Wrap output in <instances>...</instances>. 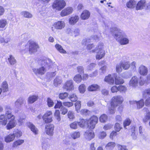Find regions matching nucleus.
Segmentation results:
<instances>
[{
    "label": "nucleus",
    "mask_w": 150,
    "mask_h": 150,
    "mask_svg": "<svg viewBox=\"0 0 150 150\" xmlns=\"http://www.w3.org/2000/svg\"><path fill=\"white\" fill-rule=\"evenodd\" d=\"M39 63L42 66L41 67L38 69L33 68L32 69L33 72L36 75L44 74L47 71L52 67V66L55 68V69L57 67V65L55 63V62H53L49 58H45L42 59L40 61Z\"/></svg>",
    "instance_id": "nucleus-1"
},
{
    "label": "nucleus",
    "mask_w": 150,
    "mask_h": 150,
    "mask_svg": "<svg viewBox=\"0 0 150 150\" xmlns=\"http://www.w3.org/2000/svg\"><path fill=\"white\" fill-rule=\"evenodd\" d=\"M112 35L121 45L129 43V40L125 33L117 27L113 28L111 30Z\"/></svg>",
    "instance_id": "nucleus-2"
},
{
    "label": "nucleus",
    "mask_w": 150,
    "mask_h": 150,
    "mask_svg": "<svg viewBox=\"0 0 150 150\" xmlns=\"http://www.w3.org/2000/svg\"><path fill=\"white\" fill-rule=\"evenodd\" d=\"M26 48L25 50H28V49L30 54H31L37 51L38 46L37 43L33 41L29 40L25 46Z\"/></svg>",
    "instance_id": "nucleus-3"
},
{
    "label": "nucleus",
    "mask_w": 150,
    "mask_h": 150,
    "mask_svg": "<svg viewBox=\"0 0 150 150\" xmlns=\"http://www.w3.org/2000/svg\"><path fill=\"white\" fill-rule=\"evenodd\" d=\"M66 5V3L64 0H56L54 1L52 5L53 9L60 11Z\"/></svg>",
    "instance_id": "nucleus-4"
},
{
    "label": "nucleus",
    "mask_w": 150,
    "mask_h": 150,
    "mask_svg": "<svg viewBox=\"0 0 150 150\" xmlns=\"http://www.w3.org/2000/svg\"><path fill=\"white\" fill-rule=\"evenodd\" d=\"M145 8L146 9H150V3L146 4L145 0H141L137 4L136 9L137 10H142Z\"/></svg>",
    "instance_id": "nucleus-5"
},
{
    "label": "nucleus",
    "mask_w": 150,
    "mask_h": 150,
    "mask_svg": "<svg viewBox=\"0 0 150 150\" xmlns=\"http://www.w3.org/2000/svg\"><path fill=\"white\" fill-rule=\"evenodd\" d=\"M123 101V97L120 96H117L113 97L111 102L112 106H117L121 104Z\"/></svg>",
    "instance_id": "nucleus-6"
},
{
    "label": "nucleus",
    "mask_w": 150,
    "mask_h": 150,
    "mask_svg": "<svg viewBox=\"0 0 150 150\" xmlns=\"http://www.w3.org/2000/svg\"><path fill=\"white\" fill-rule=\"evenodd\" d=\"M98 120L97 116H93L87 122L88 127L91 129H94L97 123Z\"/></svg>",
    "instance_id": "nucleus-7"
},
{
    "label": "nucleus",
    "mask_w": 150,
    "mask_h": 150,
    "mask_svg": "<svg viewBox=\"0 0 150 150\" xmlns=\"http://www.w3.org/2000/svg\"><path fill=\"white\" fill-rule=\"evenodd\" d=\"M65 26V24L64 22L63 21H59L55 22L52 27V31L54 30V29H56L57 30H62Z\"/></svg>",
    "instance_id": "nucleus-8"
},
{
    "label": "nucleus",
    "mask_w": 150,
    "mask_h": 150,
    "mask_svg": "<svg viewBox=\"0 0 150 150\" xmlns=\"http://www.w3.org/2000/svg\"><path fill=\"white\" fill-rule=\"evenodd\" d=\"M101 37V33L99 32H98L91 35L90 38H87L86 40H84V41H86L85 44H86L87 43H90L91 42H93L94 40L96 41L99 40Z\"/></svg>",
    "instance_id": "nucleus-9"
},
{
    "label": "nucleus",
    "mask_w": 150,
    "mask_h": 150,
    "mask_svg": "<svg viewBox=\"0 0 150 150\" xmlns=\"http://www.w3.org/2000/svg\"><path fill=\"white\" fill-rule=\"evenodd\" d=\"M52 112L51 111H47L42 116V118L46 123L51 122L52 121Z\"/></svg>",
    "instance_id": "nucleus-10"
},
{
    "label": "nucleus",
    "mask_w": 150,
    "mask_h": 150,
    "mask_svg": "<svg viewBox=\"0 0 150 150\" xmlns=\"http://www.w3.org/2000/svg\"><path fill=\"white\" fill-rule=\"evenodd\" d=\"M5 116L8 120H10L14 118L15 119V116L12 114L11 111V108L9 106H6L5 107Z\"/></svg>",
    "instance_id": "nucleus-11"
},
{
    "label": "nucleus",
    "mask_w": 150,
    "mask_h": 150,
    "mask_svg": "<svg viewBox=\"0 0 150 150\" xmlns=\"http://www.w3.org/2000/svg\"><path fill=\"white\" fill-rule=\"evenodd\" d=\"M63 88L67 91H70L74 89V86L72 80L67 81L64 84Z\"/></svg>",
    "instance_id": "nucleus-12"
},
{
    "label": "nucleus",
    "mask_w": 150,
    "mask_h": 150,
    "mask_svg": "<svg viewBox=\"0 0 150 150\" xmlns=\"http://www.w3.org/2000/svg\"><path fill=\"white\" fill-rule=\"evenodd\" d=\"M54 126L52 124H48L45 126V132L48 135L52 136L54 134Z\"/></svg>",
    "instance_id": "nucleus-13"
},
{
    "label": "nucleus",
    "mask_w": 150,
    "mask_h": 150,
    "mask_svg": "<svg viewBox=\"0 0 150 150\" xmlns=\"http://www.w3.org/2000/svg\"><path fill=\"white\" fill-rule=\"evenodd\" d=\"M115 77V74H113L112 75L109 74L105 77L104 80L105 82L108 83L113 85L114 83V78Z\"/></svg>",
    "instance_id": "nucleus-14"
},
{
    "label": "nucleus",
    "mask_w": 150,
    "mask_h": 150,
    "mask_svg": "<svg viewBox=\"0 0 150 150\" xmlns=\"http://www.w3.org/2000/svg\"><path fill=\"white\" fill-rule=\"evenodd\" d=\"M85 137L88 140H90L94 138L95 135L93 132L91 130H87L84 134Z\"/></svg>",
    "instance_id": "nucleus-15"
},
{
    "label": "nucleus",
    "mask_w": 150,
    "mask_h": 150,
    "mask_svg": "<svg viewBox=\"0 0 150 150\" xmlns=\"http://www.w3.org/2000/svg\"><path fill=\"white\" fill-rule=\"evenodd\" d=\"M17 123L16 120L14 118L10 120L7 124L6 127L7 129H10L14 127L16 125Z\"/></svg>",
    "instance_id": "nucleus-16"
},
{
    "label": "nucleus",
    "mask_w": 150,
    "mask_h": 150,
    "mask_svg": "<svg viewBox=\"0 0 150 150\" xmlns=\"http://www.w3.org/2000/svg\"><path fill=\"white\" fill-rule=\"evenodd\" d=\"M71 7H69L63 10L61 12L60 15L62 16H64L71 13L73 11Z\"/></svg>",
    "instance_id": "nucleus-17"
},
{
    "label": "nucleus",
    "mask_w": 150,
    "mask_h": 150,
    "mask_svg": "<svg viewBox=\"0 0 150 150\" xmlns=\"http://www.w3.org/2000/svg\"><path fill=\"white\" fill-rule=\"evenodd\" d=\"M42 147L44 150H48L50 147L49 144L48 143L47 139L45 138H42Z\"/></svg>",
    "instance_id": "nucleus-18"
},
{
    "label": "nucleus",
    "mask_w": 150,
    "mask_h": 150,
    "mask_svg": "<svg viewBox=\"0 0 150 150\" xmlns=\"http://www.w3.org/2000/svg\"><path fill=\"white\" fill-rule=\"evenodd\" d=\"M24 99L22 98H18L15 103V106L16 108L20 109L23 104Z\"/></svg>",
    "instance_id": "nucleus-19"
},
{
    "label": "nucleus",
    "mask_w": 150,
    "mask_h": 150,
    "mask_svg": "<svg viewBox=\"0 0 150 150\" xmlns=\"http://www.w3.org/2000/svg\"><path fill=\"white\" fill-rule=\"evenodd\" d=\"M138 80L136 76H133L129 82L130 86L133 87H136L138 85Z\"/></svg>",
    "instance_id": "nucleus-20"
},
{
    "label": "nucleus",
    "mask_w": 150,
    "mask_h": 150,
    "mask_svg": "<svg viewBox=\"0 0 150 150\" xmlns=\"http://www.w3.org/2000/svg\"><path fill=\"white\" fill-rule=\"evenodd\" d=\"M90 16V12L88 10H84L82 12L81 16V18L83 20L88 19Z\"/></svg>",
    "instance_id": "nucleus-21"
},
{
    "label": "nucleus",
    "mask_w": 150,
    "mask_h": 150,
    "mask_svg": "<svg viewBox=\"0 0 150 150\" xmlns=\"http://www.w3.org/2000/svg\"><path fill=\"white\" fill-rule=\"evenodd\" d=\"M79 17L77 15H75L71 17L69 19V23L71 25H74L78 21Z\"/></svg>",
    "instance_id": "nucleus-22"
},
{
    "label": "nucleus",
    "mask_w": 150,
    "mask_h": 150,
    "mask_svg": "<svg viewBox=\"0 0 150 150\" xmlns=\"http://www.w3.org/2000/svg\"><path fill=\"white\" fill-rule=\"evenodd\" d=\"M139 72L141 75L145 76L147 74L148 69L144 66L141 65L139 68Z\"/></svg>",
    "instance_id": "nucleus-23"
},
{
    "label": "nucleus",
    "mask_w": 150,
    "mask_h": 150,
    "mask_svg": "<svg viewBox=\"0 0 150 150\" xmlns=\"http://www.w3.org/2000/svg\"><path fill=\"white\" fill-rule=\"evenodd\" d=\"M27 125L35 134H38V129L32 123L30 122H28L27 123Z\"/></svg>",
    "instance_id": "nucleus-24"
},
{
    "label": "nucleus",
    "mask_w": 150,
    "mask_h": 150,
    "mask_svg": "<svg viewBox=\"0 0 150 150\" xmlns=\"http://www.w3.org/2000/svg\"><path fill=\"white\" fill-rule=\"evenodd\" d=\"M8 21L5 18L0 19V28L4 29L8 25Z\"/></svg>",
    "instance_id": "nucleus-25"
},
{
    "label": "nucleus",
    "mask_w": 150,
    "mask_h": 150,
    "mask_svg": "<svg viewBox=\"0 0 150 150\" xmlns=\"http://www.w3.org/2000/svg\"><path fill=\"white\" fill-rule=\"evenodd\" d=\"M7 120L4 115H1L0 116V123L2 125H6L8 122Z\"/></svg>",
    "instance_id": "nucleus-26"
},
{
    "label": "nucleus",
    "mask_w": 150,
    "mask_h": 150,
    "mask_svg": "<svg viewBox=\"0 0 150 150\" xmlns=\"http://www.w3.org/2000/svg\"><path fill=\"white\" fill-rule=\"evenodd\" d=\"M105 55V52L103 50L99 51L97 53L96 58L97 59H100L103 58Z\"/></svg>",
    "instance_id": "nucleus-27"
},
{
    "label": "nucleus",
    "mask_w": 150,
    "mask_h": 150,
    "mask_svg": "<svg viewBox=\"0 0 150 150\" xmlns=\"http://www.w3.org/2000/svg\"><path fill=\"white\" fill-rule=\"evenodd\" d=\"M136 3L134 0H130L127 3V7L130 8H134L136 6Z\"/></svg>",
    "instance_id": "nucleus-28"
},
{
    "label": "nucleus",
    "mask_w": 150,
    "mask_h": 150,
    "mask_svg": "<svg viewBox=\"0 0 150 150\" xmlns=\"http://www.w3.org/2000/svg\"><path fill=\"white\" fill-rule=\"evenodd\" d=\"M1 88L4 92H6L8 91V84L6 81H3L1 85Z\"/></svg>",
    "instance_id": "nucleus-29"
},
{
    "label": "nucleus",
    "mask_w": 150,
    "mask_h": 150,
    "mask_svg": "<svg viewBox=\"0 0 150 150\" xmlns=\"http://www.w3.org/2000/svg\"><path fill=\"white\" fill-rule=\"evenodd\" d=\"M15 138L14 134H10L6 137L5 140L6 142H9L13 140Z\"/></svg>",
    "instance_id": "nucleus-30"
},
{
    "label": "nucleus",
    "mask_w": 150,
    "mask_h": 150,
    "mask_svg": "<svg viewBox=\"0 0 150 150\" xmlns=\"http://www.w3.org/2000/svg\"><path fill=\"white\" fill-rule=\"evenodd\" d=\"M68 30H69L68 33L69 34L71 35H74L75 37L79 35V30L77 29H75L74 30L69 29Z\"/></svg>",
    "instance_id": "nucleus-31"
},
{
    "label": "nucleus",
    "mask_w": 150,
    "mask_h": 150,
    "mask_svg": "<svg viewBox=\"0 0 150 150\" xmlns=\"http://www.w3.org/2000/svg\"><path fill=\"white\" fill-rule=\"evenodd\" d=\"M21 14L24 17L27 18H30L33 17V15L30 13L25 11L21 12Z\"/></svg>",
    "instance_id": "nucleus-32"
},
{
    "label": "nucleus",
    "mask_w": 150,
    "mask_h": 150,
    "mask_svg": "<svg viewBox=\"0 0 150 150\" xmlns=\"http://www.w3.org/2000/svg\"><path fill=\"white\" fill-rule=\"evenodd\" d=\"M62 81L60 77H56L54 81V84L56 87L60 85L62 83Z\"/></svg>",
    "instance_id": "nucleus-33"
},
{
    "label": "nucleus",
    "mask_w": 150,
    "mask_h": 150,
    "mask_svg": "<svg viewBox=\"0 0 150 150\" xmlns=\"http://www.w3.org/2000/svg\"><path fill=\"white\" fill-rule=\"evenodd\" d=\"M99 88V86L97 84H93L89 86L88 89L90 91H96Z\"/></svg>",
    "instance_id": "nucleus-34"
},
{
    "label": "nucleus",
    "mask_w": 150,
    "mask_h": 150,
    "mask_svg": "<svg viewBox=\"0 0 150 150\" xmlns=\"http://www.w3.org/2000/svg\"><path fill=\"white\" fill-rule=\"evenodd\" d=\"M133 103L137 104V107L138 109H140L142 108L144 105V102L143 100L142 99L137 102L136 101H133Z\"/></svg>",
    "instance_id": "nucleus-35"
},
{
    "label": "nucleus",
    "mask_w": 150,
    "mask_h": 150,
    "mask_svg": "<svg viewBox=\"0 0 150 150\" xmlns=\"http://www.w3.org/2000/svg\"><path fill=\"white\" fill-rule=\"evenodd\" d=\"M115 146V144L114 142H109L105 146L106 149L110 150L112 149Z\"/></svg>",
    "instance_id": "nucleus-36"
},
{
    "label": "nucleus",
    "mask_w": 150,
    "mask_h": 150,
    "mask_svg": "<svg viewBox=\"0 0 150 150\" xmlns=\"http://www.w3.org/2000/svg\"><path fill=\"white\" fill-rule=\"evenodd\" d=\"M115 79L114 82H115V84L116 85L122 84L124 83V81L123 79L120 77H116L115 76Z\"/></svg>",
    "instance_id": "nucleus-37"
},
{
    "label": "nucleus",
    "mask_w": 150,
    "mask_h": 150,
    "mask_svg": "<svg viewBox=\"0 0 150 150\" xmlns=\"http://www.w3.org/2000/svg\"><path fill=\"white\" fill-rule=\"evenodd\" d=\"M70 136L72 139H75L80 137V133L79 132H75L71 133Z\"/></svg>",
    "instance_id": "nucleus-38"
},
{
    "label": "nucleus",
    "mask_w": 150,
    "mask_h": 150,
    "mask_svg": "<svg viewBox=\"0 0 150 150\" xmlns=\"http://www.w3.org/2000/svg\"><path fill=\"white\" fill-rule=\"evenodd\" d=\"M38 98V96L36 95H32L30 96L28 100V102L29 103H32L36 101Z\"/></svg>",
    "instance_id": "nucleus-39"
},
{
    "label": "nucleus",
    "mask_w": 150,
    "mask_h": 150,
    "mask_svg": "<svg viewBox=\"0 0 150 150\" xmlns=\"http://www.w3.org/2000/svg\"><path fill=\"white\" fill-rule=\"evenodd\" d=\"M82 79L81 76L79 74L76 75L74 78V81L78 83L81 82Z\"/></svg>",
    "instance_id": "nucleus-40"
},
{
    "label": "nucleus",
    "mask_w": 150,
    "mask_h": 150,
    "mask_svg": "<svg viewBox=\"0 0 150 150\" xmlns=\"http://www.w3.org/2000/svg\"><path fill=\"white\" fill-rule=\"evenodd\" d=\"M57 67L55 69V68H54L53 66H52V67H51V68H53L54 69V70L55 71H54L53 72H50V73H48L47 74V78H49L50 79H51V78H52L53 77L55 76L56 74V69L57 68Z\"/></svg>",
    "instance_id": "nucleus-41"
},
{
    "label": "nucleus",
    "mask_w": 150,
    "mask_h": 150,
    "mask_svg": "<svg viewBox=\"0 0 150 150\" xmlns=\"http://www.w3.org/2000/svg\"><path fill=\"white\" fill-rule=\"evenodd\" d=\"M108 120L107 116L104 114H103L101 115L99 117L100 121L101 122L104 123L106 122Z\"/></svg>",
    "instance_id": "nucleus-42"
},
{
    "label": "nucleus",
    "mask_w": 150,
    "mask_h": 150,
    "mask_svg": "<svg viewBox=\"0 0 150 150\" xmlns=\"http://www.w3.org/2000/svg\"><path fill=\"white\" fill-rule=\"evenodd\" d=\"M24 142V140L22 139L17 140L13 143L12 146L13 147H17L18 146L23 144Z\"/></svg>",
    "instance_id": "nucleus-43"
},
{
    "label": "nucleus",
    "mask_w": 150,
    "mask_h": 150,
    "mask_svg": "<svg viewBox=\"0 0 150 150\" xmlns=\"http://www.w3.org/2000/svg\"><path fill=\"white\" fill-rule=\"evenodd\" d=\"M54 116L57 121L59 122L61 120L60 113L59 110H56L54 114Z\"/></svg>",
    "instance_id": "nucleus-44"
},
{
    "label": "nucleus",
    "mask_w": 150,
    "mask_h": 150,
    "mask_svg": "<svg viewBox=\"0 0 150 150\" xmlns=\"http://www.w3.org/2000/svg\"><path fill=\"white\" fill-rule=\"evenodd\" d=\"M55 47L60 53H66V51L64 50L62 47L60 45L57 44L55 46Z\"/></svg>",
    "instance_id": "nucleus-45"
},
{
    "label": "nucleus",
    "mask_w": 150,
    "mask_h": 150,
    "mask_svg": "<svg viewBox=\"0 0 150 150\" xmlns=\"http://www.w3.org/2000/svg\"><path fill=\"white\" fill-rule=\"evenodd\" d=\"M143 96L146 98L150 95V88H148L144 90L142 93Z\"/></svg>",
    "instance_id": "nucleus-46"
},
{
    "label": "nucleus",
    "mask_w": 150,
    "mask_h": 150,
    "mask_svg": "<svg viewBox=\"0 0 150 150\" xmlns=\"http://www.w3.org/2000/svg\"><path fill=\"white\" fill-rule=\"evenodd\" d=\"M13 134H14L15 137H19L22 135V133L21 131L16 129L13 131Z\"/></svg>",
    "instance_id": "nucleus-47"
},
{
    "label": "nucleus",
    "mask_w": 150,
    "mask_h": 150,
    "mask_svg": "<svg viewBox=\"0 0 150 150\" xmlns=\"http://www.w3.org/2000/svg\"><path fill=\"white\" fill-rule=\"evenodd\" d=\"M103 43H99L98 46L97 47H96V49H94L92 51V52H95L96 50H98L99 51H101L102 50H103Z\"/></svg>",
    "instance_id": "nucleus-48"
},
{
    "label": "nucleus",
    "mask_w": 150,
    "mask_h": 150,
    "mask_svg": "<svg viewBox=\"0 0 150 150\" xmlns=\"http://www.w3.org/2000/svg\"><path fill=\"white\" fill-rule=\"evenodd\" d=\"M8 60L11 65H13L16 62V61L14 57L11 55H10L9 57L8 58Z\"/></svg>",
    "instance_id": "nucleus-49"
},
{
    "label": "nucleus",
    "mask_w": 150,
    "mask_h": 150,
    "mask_svg": "<svg viewBox=\"0 0 150 150\" xmlns=\"http://www.w3.org/2000/svg\"><path fill=\"white\" fill-rule=\"evenodd\" d=\"M78 122H74L69 125L70 127L72 129H77L78 125Z\"/></svg>",
    "instance_id": "nucleus-50"
},
{
    "label": "nucleus",
    "mask_w": 150,
    "mask_h": 150,
    "mask_svg": "<svg viewBox=\"0 0 150 150\" xmlns=\"http://www.w3.org/2000/svg\"><path fill=\"white\" fill-rule=\"evenodd\" d=\"M121 63L122 67L124 69H127L129 68L130 67V64L128 62H122Z\"/></svg>",
    "instance_id": "nucleus-51"
},
{
    "label": "nucleus",
    "mask_w": 150,
    "mask_h": 150,
    "mask_svg": "<svg viewBox=\"0 0 150 150\" xmlns=\"http://www.w3.org/2000/svg\"><path fill=\"white\" fill-rule=\"evenodd\" d=\"M75 105L76 110L77 112H79L81 106V102L79 101H77L75 104Z\"/></svg>",
    "instance_id": "nucleus-52"
},
{
    "label": "nucleus",
    "mask_w": 150,
    "mask_h": 150,
    "mask_svg": "<svg viewBox=\"0 0 150 150\" xmlns=\"http://www.w3.org/2000/svg\"><path fill=\"white\" fill-rule=\"evenodd\" d=\"M68 94L67 93H61L59 95V98L61 99H64L66 98L68 96Z\"/></svg>",
    "instance_id": "nucleus-53"
},
{
    "label": "nucleus",
    "mask_w": 150,
    "mask_h": 150,
    "mask_svg": "<svg viewBox=\"0 0 150 150\" xmlns=\"http://www.w3.org/2000/svg\"><path fill=\"white\" fill-rule=\"evenodd\" d=\"M86 86L84 84H82L79 87V89L80 93H83L85 91Z\"/></svg>",
    "instance_id": "nucleus-54"
},
{
    "label": "nucleus",
    "mask_w": 150,
    "mask_h": 150,
    "mask_svg": "<svg viewBox=\"0 0 150 150\" xmlns=\"http://www.w3.org/2000/svg\"><path fill=\"white\" fill-rule=\"evenodd\" d=\"M116 106H112L111 104V107L108 109V113L110 114H114L115 112V107Z\"/></svg>",
    "instance_id": "nucleus-55"
},
{
    "label": "nucleus",
    "mask_w": 150,
    "mask_h": 150,
    "mask_svg": "<svg viewBox=\"0 0 150 150\" xmlns=\"http://www.w3.org/2000/svg\"><path fill=\"white\" fill-rule=\"evenodd\" d=\"M67 115L68 117L71 120H72L75 117L73 112L71 111L68 112Z\"/></svg>",
    "instance_id": "nucleus-56"
},
{
    "label": "nucleus",
    "mask_w": 150,
    "mask_h": 150,
    "mask_svg": "<svg viewBox=\"0 0 150 150\" xmlns=\"http://www.w3.org/2000/svg\"><path fill=\"white\" fill-rule=\"evenodd\" d=\"M107 69V67L106 66L104 65L102 66L99 69V73L100 74L105 73Z\"/></svg>",
    "instance_id": "nucleus-57"
},
{
    "label": "nucleus",
    "mask_w": 150,
    "mask_h": 150,
    "mask_svg": "<svg viewBox=\"0 0 150 150\" xmlns=\"http://www.w3.org/2000/svg\"><path fill=\"white\" fill-rule=\"evenodd\" d=\"M69 98L73 102L76 101L77 100V98L76 95L74 94H71L70 95Z\"/></svg>",
    "instance_id": "nucleus-58"
},
{
    "label": "nucleus",
    "mask_w": 150,
    "mask_h": 150,
    "mask_svg": "<svg viewBox=\"0 0 150 150\" xmlns=\"http://www.w3.org/2000/svg\"><path fill=\"white\" fill-rule=\"evenodd\" d=\"M122 63H121L119 64H117L116 66V70L117 72H120L122 71Z\"/></svg>",
    "instance_id": "nucleus-59"
},
{
    "label": "nucleus",
    "mask_w": 150,
    "mask_h": 150,
    "mask_svg": "<svg viewBox=\"0 0 150 150\" xmlns=\"http://www.w3.org/2000/svg\"><path fill=\"white\" fill-rule=\"evenodd\" d=\"M78 125L81 127H84L85 125L86 124V122L84 119H82L81 121L78 122Z\"/></svg>",
    "instance_id": "nucleus-60"
},
{
    "label": "nucleus",
    "mask_w": 150,
    "mask_h": 150,
    "mask_svg": "<svg viewBox=\"0 0 150 150\" xmlns=\"http://www.w3.org/2000/svg\"><path fill=\"white\" fill-rule=\"evenodd\" d=\"M118 91L120 92H125L126 91L127 89L126 87L120 85L118 86Z\"/></svg>",
    "instance_id": "nucleus-61"
},
{
    "label": "nucleus",
    "mask_w": 150,
    "mask_h": 150,
    "mask_svg": "<svg viewBox=\"0 0 150 150\" xmlns=\"http://www.w3.org/2000/svg\"><path fill=\"white\" fill-rule=\"evenodd\" d=\"M131 121L128 118L126 119L123 123L124 126L125 128H126V127L127 126H129L131 123Z\"/></svg>",
    "instance_id": "nucleus-62"
},
{
    "label": "nucleus",
    "mask_w": 150,
    "mask_h": 150,
    "mask_svg": "<svg viewBox=\"0 0 150 150\" xmlns=\"http://www.w3.org/2000/svg\"><path fill=\"white\" fill-rule=\"evenodd\" d=\"M47 103L48 106L50 107H52L54 105L53 101L49 98H47Z\"/></svg>",
    "instance_id": "nucleus-63"
},
{
    "label": "nucleus",
    "mask_w": 150,
    "mask_h": 150,
    "mask_svg": "<svg viewBox=\"0 0 150 150\" xmlns=\"http://www.w3.org/2000/svg\"><path fill=\"white\" fill-rule=\"evenodd\" d=\"M90 111L86 109H82L80 111L81 113L83 115H88Z\"/></svg>",
    "instance_id": "nucleus-64"
}]
</instances>
